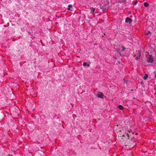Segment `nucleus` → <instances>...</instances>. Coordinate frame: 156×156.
<instances>
[{
	"instance_id": "obj_13",
	"label": "nucleus",
	"mask_w": 156,
	"mask_h": 156,
	"mask_svg": "<svg viewBox=\"0 0 156 156\" xmlns=\"http://www.w3.org/2000/svg\"><path fill=\"white\" fill-rule=\"evenodd\" d=\"M134 4L136 5V4L137 3V1H135V2H134Z\"/></svg>"
},
{
	"instance_id": "obj_9",
	"label": "nucleus",
	"mask_w": 156,
	"mask_h": 156,
	"mask_svg": "<svg viewBox=\"0 0 156 156\" xmlns=\"http://www.w3.org/2000/svg\"><path fill=\"white\" fill-rule=\"evenodd\" d=\"M144 5L145 7H147L149 6V5L147 2H144Z\"/></svg>"
},
{
	"instance_id": "obj_6",
	"label": "nucleus",
	"mask_w": 156,
	"mask_h": 156,
	"mask_svg": "<svg viewBox=\"0 0 156 156\" xmlns=\"http://www.w3.org/2000/svg\"><path fill=\"white\" fill-rule=\"evenodd\" d=\"M118 107L121 110H123L124 108V107L121 105H119L118 106Z\"/></svg>"
},
{
	"instance_id": "obj_11",
	"label": "nucleus",
	"mask_w": 156,
	"mask_h": 156,
	"mask_svg": "<svg viewBox=\"0 0 156 156\" xmlns=\"http://www.w3.org/2000/svg\"><path fill=\"white\" fill-rule=\"evenodd\" d=\"M87 63L86 62H84L83 63V66H87Z\"/></svg>"
},
{
	"instance_id": "obj_5",
	"label": "nucleus",
	"mask_w": 156,
	"mask_h": 156,
	"mask_svg": "<svg viewBox=\"0 0 156 156\" xmlns=\"http://www.w3.org/2000/svg\"><path fill=\"white\" fill-rule=\"evenodd\" d=\"M138 56H136L135 58V59L136 60H137L138 59H140V57L141 56V54L140 53H139L138 54Z\"/></svg>"
},
{
	"instance_id": "obj_12",
	"label": "nucleus",
	"mask_w": 156,
	"mask_h": 156,
	"mask_svg": "<svg viewBox=\"0 0 156 156\" xmlns=\"http://www.w3.org/2000/svg\"><path fill=\"white\" fill-rule=\"evenodd\" d=\"M68 7H69V8L72 7V5H71V4H69L68 5Z\"/></svg>"
},
{
	"instance_id": "obj_15",
	"label": "nucleus",
	"mask_w": 156,
	"mask_h": 156,
	"mask_svg": "<svg viewBox=\"0 0 156 156\" xmlns=\"http://www.w3.org/2000/svg\"><path fill=\"white\" fill-rule=\"evenodd\" d=\"M87 67H89L90 66V65L89 64H87Z\"/></svg>"
},
{
	"instance_id": "obj_8",
	"label": "nucleus",
	"mask_w": 156,
	"mask_h": 156,
	"mask_svg": "<svg viewBox=\"0 0 156 156\" xmlns=\"http://www.w3.org/2000/svg\"><path fill=\"white\" fill-rule=\"evenodd\" d=\"M90 9L91 11L90 12L92 13H93V12H94L95 10V9L93 7L91 8Z\"/></svg>"
},
{
	"instance_id": "obj_10",
	"label": "nucleus",
	"mask_w": 156,
	"mask_h": 156,
	"mask_svg": "<svg viewBox=\"0 0 156 156\" xmlns=\"http://www.w3.org/2000/svg\"><path fill=\"white\" fill-rule=\"evenodd\" d=\"M151 34V33L150 31H148L147 32H145V34L147 35H148Z\"/></svg>"
},
{
	"instance_id": "obj_4",
	"label": "nucleus",
	"mask_w": 156,
	"mask_h": 156,
	"mask_svg": "<svg viewBox=\"0 0 156 156\" xmlns=\"http://www.w3.org/2000/svg\"><path fill=\"white\" fill-rule=\"evenodd\" d=\"M132 22V20L129 17H126L125 19V22L127 23L131 24Z\"/></svg>"
},
{
	"instance_id": "obj_14",
	"label": "nucleus",
	"mask_w": 156,
	"mask_h": 156,
	"mask_svg": "<svg viewBox=\"0 0 156 156\" xmlns=\"http://www.w3.org/2000/svg\"><path fill=\"white\" fill-rule=\"evenodd\" d=\"M67 10H71V11L72 10L70 9V8H69V7H68L67 8Z\"/></svg>"
},
{
	"instance_id": "obj_2",
	"label": "nucleus",
	"mask_w": 156,
	"mask_h": 156,
	"mask_svg": "<svg viewBox=\"0 0 156 156\" xmlns=\"http://www.w3.org/2000/svg\"><path fill=\"white\" fill-rule=\"evenodd\" d=\"M154 60V58L152 55H149L147 59V61L148 62L152 63Z\"/></svg>"
},
{
	"instance_id": "obj_16",
	"label": "nucleus",
	"mask_w": 156,
	"mask_h": 156,
	"mask_svg": "<svg viewBox=\"0 0 156 156\" xmlns=\"http://www.w3.org/2000/svg\"><path fill=\"white\" fill-rule=\"evenodd\" d=\"M154 77L156 78V73H155Z\"/></svg>"
},
{
	"instance_id": "obj_1",
	"label": "nucleus",
	"mask_w": 156,
	"mask_h": 156,
	"mask_svg": "<svg viewBox=\"0 0 156 156\" xmlns=\"http://www.w3.org/2000/svg\"><path fill=\"white\" fill-rule=\"evenodd\" d=\"M125 50V48L124 46L120 47L117 49L118 52L120 56L122 57L124 56V51Z\"/></svg>"
},
{
	"instance_id": "obj_7",
	"label": "nucleus",
	"mask_w": 156,
	"mask_h": 156,
	"mask_svg": "<svg viewBox=\"0 0 156 156\" xmlns=\"http://www.w3.org/2000/svg\"><path fill=\"white\" fill-rule=\"evenodd\" d=\"M148 77V75L147 74L145 73L144 76L143 77V79L144 80H146Z\"/></svg>"
},
{
	"instance_id": "obj_3",
	"label": "nucleus",
	"mask_w": 156,
	"mask_h": 156,
	"mask_svg": "<svg viewBox=\"0 0 156 156\" xmlns=\"http://www.w3.org/2000/svg\"><path fill=\"white\" fill-rule=\"evenodd\" d=\"M97 96L98 98H103L104 95L102 93L100 92H99L98 93Z\"/></svg>"
}]
</instances>
